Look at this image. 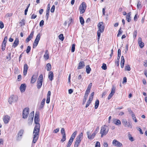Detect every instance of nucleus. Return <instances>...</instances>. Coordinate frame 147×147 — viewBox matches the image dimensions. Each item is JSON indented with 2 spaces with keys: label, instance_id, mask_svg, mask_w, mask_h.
<instances>
[{
  "label": "nucleus",
  "instance_id": "37998d69",
  "mask_svg": "<svg viewBox=\"0 0 147 147\" xmlns=\"http://www.w3.org/2000/svg\"><path fill=\"white\" fill-rule=\"evenodd\" d=\"M31 50V47L28 46L26 50V52L27 53H28Z\"/></svg>",
  "mask_w": 147,
  "mask_h": 147
},
{
  "label": "nucleus",
  "instance_id": "49530a36",
  "mask_svg": "<svg viewBox=\"0 0 147 147\" xmlns=\"http://www.w3.org/2000/svg\"><path fill=\"white\" fill-rule=\"evenodd\" d=\"M101 67L102 69L104 70H106L107 68L106 65L104 63L102 65Z\"/></svg>",
  "mask_w": 147,
  "mask_h": 147
},
{
  "label": "nucleus",
  "instance_id": "7ed1b4c3",
  "mask_svg": "<svg viewBox=\"0 0 147 147\" xmlns=\"http://www.w3.org/2000/svg\"><path fill=\"white\" fill-rule=\"evenodd\" d=\"M43 82V75L41 74L39 76L37 82V87L38 89H40L42 85Z\"/></svg>",
  "mask_w": 147,
  "mask_h": 147
},
{
  "label": "nucleus",
  "instance_id": "4c0bfd02",
  "mask_svg": "<svg viewBox=\"0 0 147 147\" xmlns=\"http://www.w3.org/2000/svg\"><path fill=\"white\" fill-rule=\"evenodd\" d=\"M94 92H92L90 96V97L89 100L91 101L93 99V96L94 95Z\"/></svg>",
  "mask_w": 147,
  "mask_h": 147
},
{
  "label": "nucleus",
  "instance_id": "e2e57ef3",
  "mask_svg": "<svg viewBox=\"0 0 147 147\" xmlns=\"http://www.w3.org/2000/svg\"><path fill=\"white\" fill-rule=\"evenodd\" d=\"M34 31H32L31 32V33L30 35L29 36V37H30L31 38H32L33 37V36L34 35Z\"/></svg>",
  "mask_w": 147,
  "mask_h": 147
},
{
  "label": "nucleus",
  "instance_id": "ddd939ff",
  "mask_svg": "<svg viewBox=\"0 0 147 147\" xmlns=\"http://www.w3.org/2000/svg\"><path fill=\"white\" fill-rule=\"evenodd\" d=\"M85 66L84 62L83 61H80L78 67L77 69H80L83 68Z\"/></svg>",
  "mask_w": 147,
  "mask_h": 147
},
{
  "label": "nucleus",
  "instance_id": "7c9ffc66",
  "mask_svg": "<svg viewBox=\"0 0 147 147\" xmlns=\"http://www.w3.org/2000/svg\"><path fill=\"white\" fill-rule=\"evenodd\" d=\"M77 131H75L71 135L70 138H71V139L74 140V139L75 138L77 134Z\"/></svg>",
  "mask_w": 147,
  "mask_h": 147
},
{
  "label": "nucleus",
  "instance_id": "473e14b6",
  "mask_svg": "<svg viewBox=\"0 0 147 147\" xmlns=\"http://www.w3.org/2000/svg\"><path fill=\"white\" fill-rule=\"evenodd\" d=\"M34 120L35 123L36 124V125H40V124L38 123L39 121V117H34Z\"/></svg>",
  "mask_w": 147,
  "mask_h": 147
},
{
  "label": "nucleus",
  "instance_id": "72a5a7b5",
  "mask_svg": "<svg viewBox=\"0 0 147 147\" xmlns=\"http://www.w3.org/2000/svg\"><path fill=\"white\" fill-rule=\"evenodd\" d=\"M47 67V71H49L51 70V65L49 63H47L46 65Z\"/></svg>",
  "mask_w": 147,
  "mask_h": 147
},
{
  "label": "nucleus",
  "instance_id": "aec40b11",
  "mask_svg": "<svg viewBox=\"0 0 147 147\" xmlns=\"http://www.w3.org/2000/svg\"><path fill=\"white\" fill-rule=\"evenodd\" d=\"M53 74L52 71H50L49 72L48 78L50 81H52L53 80Z\"/></svg>",
  "mask_w": 147,
  "mask_h": 147
},
{
  "label": "nucleus",
  "instance_id": "ea45409f",
  "mask_svg": "<svg viewBox=\"0 0 147 147\" xmlns=\"http://www.w3.org/2000/svg\"><path fill=\"white\" fill-rule=\"evenodd\" d=\"M115 89H116L115 87V86H113L112 88L111 91V93L114 94L115 92Z\"/></svg>",
  "mask_w": 147,
  "mask_h": 147
},
{
  "label": "nucleus",
  "instance_id": "a878e982",
  "mask_svg": "<svg viewBox=\"0 0 147 147\" xmlns=\"http://www.w3.org/2000/svg\"><path fill=\"white\" fill-rule=\"evenodd\" d=\"M131 15V12H130L128 13L126 16L127 20L129 22L131 21V19L130 17V16Z\"/></svg>",
  "mask_w": 147,
  "mask_h": 147
},
{
  "label": "nucleus",
  "instance_id": "8fccbe9b",
  "mask_svg": "<svg viewBox=\"0 0 147 147\" xmlns=\"http://www.w3.org/2000/svg\"><path fill=\"white\" fill-rule=\"evenodd\" d=\"M4 25L2 21L0 22V28L1 29L4 28Z\"/></svg>",
  "mask_w": 147,
  "mask_h": 147
},
{
  "label": "nucleus",
  "instance_id": "f3484780",
  "mask_svg": "<svg viewBox=\"0 0 147 147\" xmlns=\"http://www.w3.org/2000/svg\"><path fill=\"white\" fill-rule=\"evenodd\" d=\"M26 85L25 84H22L20 87V90L22 92H24L26 89Z\"/></svg>",
  "mask_w": 147,
  "mask_h": 147
},
{
  "label": "nucleus",
  "instance_id": "4be33fe9",
  "mask_svg": "<svg viewBox=\"0 0 147 147\" xmlns=\"http://www.w3.org/2000/svg\"><path fill=\"white\" fill-rule=\"evenodd\" d=\"M125 63V59L124 57L123 56H122L121 59V68L123 67Z\"/></svg>",
  "mask_w": 147,
  "mask_h": 147
},
{
  "label": "nucleus",
  "instance_id": "9b49d317",
  "mask_svg": "<svg viewBox=\"0 0 147 147\" xmlns=\"http://www.w3.org/2000/svg\"><path fill=\"white\" fill-rule=\"evenodd\" d=\"M112 144L113 145L117 147H120L122 146V144L121 143L116 140H114L113 141Z\"/></svg>",
  "mask_w": 147,
  "mask_h": 147
},
{
  "label": "nucleus",
  "instance_id": "f257e3e1",
  "mask_svg": "<svg viewBox=\"0 0 147 147\" xmlns=\"http://www.w3.org/2000/svg\"><path fill=\"white\" fill-rule=\"evenodd\" d=\"M109 131V128L108 126L105 125L102 126L100 131L101 137L102 138L103 136L106 135L108 134Z\"/></svg>",
  "mask_w": 147,
  "mask_h": 147
},
{
  "label": "nucleus",
  "instance_id": "13d9d810",
  "mask_svg": "<svg viewBox=\"0 0 147 147\" xmlns=\"http://www.w3.org/2000/svg\"><path fill=\"white\" fill-rule=\"evenodd\" d=\"M44 24V21L43 20H42L40 22L39 25L40 26H42Z\"/></svg>",
  "mask_w": 147,
  "mask_h": 147
},
{
  "label": "nucleus",
  "instance_id": "f03ea898",
  "mask_svg": "<svg viewBox=\"0 0 147 147\" xmlns=\"http://www.w3.org/2000/svg\"><path fill=\"white\" fill-rule=\"evenodd\" d=\"M83 136V134L82 132L80 133L78 135L77 137L76 140L75 142V144L74 145V147H78L79 144L81 142L82 138Z\"/></svg>",
  "mask_w": 147,
  "mask_h": 147
},
{
  "label": "nucleus",
  "instance_id": "b1692460",
  "mask_svg": "<svg viewBox=\"0 0 147 147\" xmlns=\"http://www.w3.org/2000/svg\"><path fill=\"white\" fill-rule=\"evenodd\" d=\"M113 122L116 125H118L121 124V121L119 119H114Z\"/></svg>",
  "mask_w": 147,
  "mask_h": 147
},
{
  "label": "nucleus",
  "instance_id": "5701e85b",
  "mask_svg": "<svg viewBox=\"0 0 147 147\" xmlns=\"http://www.w3.org/2000/svg\"><path fill=\"white\" fill-rule=\"evenodd\" d=\"M34 112L32 111L31 112L30 114V115L29 116V117L28 118V121H29V120H30V119H32V120H33V118L34 117Z\"/></svg>",
  "mask_w": 147,
  "mask_h": 147
},
{
  "label": "nucleus",
  "instance_id": "3c124183",
  "mask_svg": "<svg viewBox=\"0 0 147 147\" xmlns=\"http://www.w3.org/2000/svg\"><path fill=\"white\" fill-rule=\"evenodd\" d=\"M88 96H86V95H84V97L83 100V104H84L86 102L87 98Z\"/></svg>",
  "mask_w": 147,
  "mask_h": 147
},
{
  "label": "nucleus",
  "instance_id": "680f3d73",
  "mask_svg": "<svg viewBox=\"0 0 147 147\" xmlns=\"http://www.w3.org/2000/svg\"><path fill=\"white\" fill-rule=\"evenodd\" d=\"M74 141V140L71 139V138H70L69 140L68 143L69 144H70L71 145Z\"/></svg>",
  "mask_w": 147,
  "mask_h": 147
},
{
  "label": "nucleus",
  "instance_id": "338daca9",
  "mask_svg": "<svg viewBox=\"0 0 147 147\" xmlns=\"http://www.w3.org/2000/svg\"><path fill=\"white\" fill-rule=\"evenodd\" d=\"M39 113L38 112H36L35 114L34 117H39Z\"/></svg>",
  "mask_w": 147,
  "mask_h": 147
},
{
  "label": "nucleus",
  "instance_id": "a211bd4d",
  "mask_svg": "<svg viewBox=\"0 0 147 147\" xmlns=\"http://www.w3.org/2000/svg\"><path fill=\"white\" fill-rule=\"evenodd\" d=\"M37 75H33L32 77L30 82L31 83L33 84L35 82L37 78Z\"/></svg>",
  "mask_w": 147,
  "mask_h": 147
},
{
  "label": "nucleus",
  "instance_id": "0eeeda50",
  "mask_svg": "<svg viewBox=\"0 0 147 147\" xmlns=\"http://www.w3.org/2000/svg\"><path fill=\"white\" fill-rule=\"evenodd\" d=\"M29 112V109L26 108L24 109L22 112V118L23 119H26L28 116Z\"/></svg>",
  "mask_w": 147,
  "mask_h": 147
},
{
  "label": "nucleus",
  "instance_id": "bb28decb",
  "mask_svg": "<svg viewBox=\"0 0 147 147\" xmlns=\"http://www.w3.org/2000/svg\"><path fill=\"white\" fill-rule=\"evenodd\" d=\"M37 137V136H33V139L32 140V146H33V144H34L36 143V142L38 140V136Z\"/></svg>",
  "mask_w": 147,
  "mask_h": 147
},
{
  "label": "nucleus",
  "instance_id": "39448f33",
  "mask_svg": "<svg viewBox=\"0 0 147 147\" xmlns=\"http://www.w3.org/2000/svg\"><path fill=\"white\" fill-rule=\"evenodd\" d=\"M103 23L102 22H100L98 23L97 26L98 28V30L97 31V33H100L103 32L104 30L105 26L103 25Z\"/></svg>",
  "mask_w": 147,
  "mask_h": 147
},
{
  "label": "nucleus",
  "instance_id": "f8f14e48",
  "mask_svg": "<svg viewBox=\"0 0 147 147\" xmlns=\"http://www.w3.org/2000/svg\"><path fill=\"white\" fill-rule=\"evenodd\" d=\"M87 134L88 135V138L90 140L93 139L95 136V133H93L91 135H90V133L89 131H88L87 132Z\"/></svg>",
  "mask_w": 147,
  "mask_h": 147
},
{
  "label": "nucleus",
  "instance_id": "864d4df0",
  "mask_svg": "<svg viewBox=\"0 0 147 147\" xmlns=\"http://www.w3.org/2000/svg\"><path fill=\"white\" fill-rule=\"evenodd\" d=\"M77 80H81V81H82L83 80L82 75H80L78 77Z\"/></svg>",
  "mask_w": 147,
  "mask_h": 147
},
{
  "label": "nucleus",
  "instance_id": "412c9836",
  "mask_svg": "<svg viewBox=\"0 0 147 147\" xmlns=\"http://www.w3.org/2000/svg\"><path fill=\"white\" fill-rule=\"evenodd\" d=\"M19 39L18 38H16L14 41V42L12 45V47L15 48L19 44Z\"/></svg>",
  "mask_w": 147,
  "mask_h": 147
},
{
  "label": "nucleus",
  "instance_id": "20e7f679",
  "mask_svg": "<svg viewBox=\"0 0 147 147\" xmlns=\"http://www.w3.org/2000/svg\"><path fill=\"white\" fill-rule=\"evenodd\" d=\"M40 125H36L34 128L33 132V136H38L39 134V131L40 130Z\"/></svg>",
  "mask_w": 147,
  "mask_h": 147
},
{
  "label": "nucleus",
  "instance_id": "c03bdc74",
  "mask_svg": "<svg viewBox=\"0 0 147 147\" xmlns=\"http://www.w3.org/2000/svg\"><path fill=\"white\" fill-rule=\"evenodd\" d=\"M75 50V44H73L72 45L71 51L73 52Z\"/></svg>",
  "mask_w": 147,
  "mask_h": 147
},
{
  "label": "nucleus",
  "instance_id": "79ce46f5",
  "mask_svg": "<svg viewBox=\"0 0 147 147\" xmlns=\"http://www.w3.org/2000/svg\"><path fill=\"white\" fill-rule=\"evenodd\" d=\"M40 38V34L39 33H38L36 37V39L37 40H38V41H39Z\"/></svg>",
  "mask_w": 147,
  "mask_h": 147
},
{
  "label": "nucleus",
  "instance_id": "a19ab883",
  "mask_svg": "<svg viewBox=\"0 0 147 147\" xmlns=\"http://www.w3.org/2000/svg\"><path fill=\"white\" fill-rule=\"evenodd\" d=\"M66 139V135H63L62 139L61 140V141L63 142H64Z\"/></svg>",
  "mask_w": 147,
  "mask_h": 147
},
{
  "label": "nucleus",
  "instance_id": "dca6fc26",
  "mask_svg": "<svg viewBox=\"0 0 147 147\" xmlns=\"http://www.w3.org/2000/svg\"><path fill=\"white\" fill-rule=\"evenodd\" d=\"M28 68V67L27 64H24V67L23 75L25 76L27 74V70Z\"/></svg>",
  "mask_w": 147,
  "mask_h": 147
},
{
  "label": "nucleus",
  "instance_id": "052dcab7",
  "mask_svg": "<svg viewBox=\"0 0 147 147\" xmlns=\"http://www.w3.org/2000/svg\"><path fill=\"white\" fill-rule=\"evenodd\" d=\"M91 101L89 100L86 103V107L87 108L88 107V106L91 103Z\"/></svg>",
  "mask_w": 147,
  "mask_h": 147
},
{
  "label": "nucleus",
  "instance_id": "58836bf2",
  "mask_svg": "<svg viewBox=\"0 0 147 147\" xmlns=\"http://www.w3.org/2000/svg\"><path fill=\"white\" fill-rule=\"evenodd\" d=\"M61 134L63 135H66L65 129L64 128H62L61 129Z\"/></svg>",
  "mask_w": 147,
  "mask_h": 147
},
{
  "label": "nucleus",
  "instance_id": "1a4fd4ad",
  "mask_svg": "<svg viewBox=\"0 0 147 147\" xmlns=\"http://www.w3.org/2000/svg\"><path fill=\"white\" fill-rule=\"evenodd\" d=\"M86 3L84 2H83L80 6L79 8V10L81 13H83L84 12L86 9Z\"/></svg>",
  "mask_w": 147,
  "mask_h": 147
},
{
  "label": "nucleus",
  "instance_id": "e433bc0d",
  "mask_svg": "<svg viewBox=\"0 0 147 147\" xmlns=\"http://www.w3.org/2000/svg\"><path fill=\"white\" fill-rule=\"evenodd\" d=\"M49 9H47V11H46V17L47 20H48L49 15Z\"/></svg>",
  "mask_w": 147,
  "mask_h": 147
},
{
  "label": "nucleus",
  "instance_id": "c9c22d12",
  "mask_svg": "<svg viewBox=\"0 0 147 147\" xmlns=\"http://www.w3.org/2000/svg\"><path fill=\"white\" fill-rule=\"evenodd\" d=\"M59 38L61 41H63L64 39V37L63 34H60L58 36Z\"/></svg>",
  "mask_w": 147,
  "mask_h": 147
},
{
  "label": "nucleus",
  "instance_id": "de8ad7c7",
  "mask_svg": "<svg viewBox=\"0 0 147 147\" xmlns=\"http://www.w3.org/2000/svg\"><path fill=\"white\" fill-rule=\"evenodd\" d=\"M125 69L128 71H129L130 69V67L129 65H127L125 67Z\"/></svg>",
  "mask_w": 147,
  "mask_h": 147
},
{
  "label": "nucleus",
  "instance_id": "c756f323",
  "mask_svg": "<svg viewBox=\"0 0 147 147\" xmlns=\"http://www.w3.org/2000/svg\"><path fill=\"white\" fill-rule=\"evenodd\" d=\"M99 101L98 99H97L96 100L94 108L95 109H97L99 105Z\"/></svg>",
  "mask_w": 147,
  "mask_h": 147
},
{
  "label": "nucleus",
  "instance_id": "4d7b16f0",
  "mask_svg": "<svg viewBox=\"0 0 147 147\" xmlns=\"http://www.w3.org/2000/svg\"><path fill=\"white\" fill-rule=\"evenodd\" d=\"M95 147H100V144L99 142H97L95 144Z\"/></svg>",
  "mask_w": 147,
  "mask_h": 147
},
{
  "label": "nucleus",
  "instance_id": "bf43d9fd",
  "mask_svg": "<svg viewBox=\"0 0 147 147\" xmlns=\"http://www.w3.org/2000/svg\"><path fill=\"white\" fill-rule=\"evenodd\" d=\"M134 34V38H136L137 35V30H135L134 32L133 33Z\"/></svg>",
  "mask_w": 147,
  "mask_h": 147
},
{
  "label": "nucleus",
  "instance_id": "a18cd8bd",
  "mask_svg": "<svg viewBox=\"0 0 147 147\" xmlns=\"http://www.w3.org/2000/svg\"><path fill=\"white\" fill-rule=\"evenodd\" d=\"M121 28H120L119 31L118 33L117 34V36H119L123 32V31L122 30H121Z\"/></svg>",
  "mask_w": 147,
  "mask_h": 147
},
{
  "label": "nucleus",
  "instance_id": "6e6552de",
  "mask_svg": "<svg viewBox=\"0 0 147 147\" xmlns=\"http://www.w3.org/2000/svg\"><path fill=\"white\" fill-rule=\"evenodd\" d=\"M122 123L123 125L125 127L131 128L132 127V124L131 123L127 121L125 119H123Z\"/></svg>",
  "mask_w": 147,
  "mask_h": 147
},
{
  "label": "nucleus",
  "instance_id": "69168bd1",
  "mask_svg": "<svg viewBox=\"0 0 147 147\" xmlns=\"http://www.w3.org/2000/svg\"><path fill=\"white\" fill-rule=\"evenodd\" d=\"M59 131V128H57L55 129L53 131V133H56L58 132Z\"/></svg>",
  "mask_w": 147,
  "mask_h": 147
},
{
  "label": "nucleus",
  "instance_id": "2eb2a0df",
  "mask_svg": "<svg viewBox=\"0 0 147 147\" xmlns=\"http://www.w3.org/2000/svg\"><path fill=\"white\" fill-rule=\"evenodd\" d=\"M10 120V117L8 115H5L3 118V120L4 123L7 124L9 121Z\"/></svg>",
  "mask_w": 147,
  "mask_h": 147
},
{
  "label": "nucleus",
  "instance_id": "09e8293b",
  "mask_svg": "<svg viewBox=\"0 0 147 147\" xmlns=\"http://www.w3.org/2000/svg\"><path fill=\"white\" fill-rule=\"evenodd\" d=\"M55 8V6L54 5H53L52 6L51 9V12L53 13L54 12Z\"/></svg>",
  "mask_w": 147,
  "mask_h": 147
},
{
  "label": "nucleus",
  "instance_id": "2f4dec72",
  "mask_svg": "<svg viewBox=\"0 0 147 147\" xmlns=\"http://www.w3.org/2000/svg\"><path fill=\"white\" fill-rule=\"evenodd\" d=\"M45 101V98H43L41 102V105L40 106V108H42L44 107Z\"/></svg>",
  "mask_w": 147,
  "mask_h": 147
},
{
  "label": "nucleus",
  "instance_id": "cd10ccee",
  "mask_svg": "<svg viewBox=\"0 0 147 147\" xmlns=\"http://www.w3.org/2000/svg\"><path fill=\"white\" fill-rule=\"evenodd\" d=\"M91 71V69L89 65H87L86 66V71L87 74H89L90 73V71Z\"/></svg>",
  "mask_w": 147,
  "mask_h": 147
},
{
  "label": "nucleus",
  "instance_id": "393cba45",
  "mask_svg": "<svg viewBox=\"0 0 147 147\" xmlns=\"http://www.w3.org/2000/svg\"><path fill=\"white\" fill-rule=\"evenodd\" d=\"M44 57L46 60H47L49 58V54L48 51L46 50L45 52V54L44 55Z\"/></svg>",
  "mask_w": 147,
  "mask_h": 147
},
{
  "label": "nucleus",
  "instance_id": "603ef678",
  "mask_svg": "<svg viewBox=\"0 0 147 147\" xmlns=\"http://www.w3.org/2000/svg\"><path fill=\"white\" fill-rule=\"evenodd\" d=\"M136 128L139 131L140 134H143V133L140 128L137 127H136Z\"/></svg>",
  "mask_w": 147,
  "mask_h": 147
},
{
  "label": "nucleus",
  "instance_id": "6ab92c4d",
  "mask_svg": "<svg viewBox=\"0 0 147 147\" xmlns=\"http://www.w3.org/2000/svg\"><path fill=\"white\" fill-rule=\"evenodd\" d=\"M24 130L23 129H21L18 132V137L17 138V140H20L21 138H19V137H21L22 136L23 134Z\"/></svg>",
  "mask_w": 147,
  "mask_h": 147
},
{
  "label": "nucleus",
  "instance_id": "423d86ee",
  "mask_svg": "<svg viewBox=\"0 0 147 147\" xmlns=\"http://www.w3.org/2000/svg\"><path fill=\"white\" fill-rule=\"evenodd\" d=\"M18 100V97L16 95H13L11 96L9 98L8 102L9 103L11 104L13 102H16Z\"/></svg>",
  "mask_w": 147,
  "mask_h": 147
},
{
  "label": "nucleus",
  "instance_id": "6e6d98bb",
  "mask_svg": "<svg viewBox=\"0 0 147 147\" xmlns=\"http://www.w3.org/2000/svg\"><path fill=\"white\" fill-rule=\"evenodd\" d=\"M90 90H88L87 89L85 94L84 95H86V96H88V95L90 93Z\"/></svg>",
  "mask_w": 147,
  "mask_h": 147
},
{
  "label": "nucleus",
  "instance_id": "774afa93",
  "mask_svg": "<svg viewBox=\"0 0 147 147\" xmlns=\"http://www.w3.org/2000/svg\"><path fill=\"white\" fill-rule=\"evenodd\" d=\"M129 135V140L131 141H133L134 140L133 138L130 134Z\"/></svg>",
  "mask_w": 147,
  "mask_h": 147
},
{
  "label": "nucleus",
  "instance_id": "0e129e2a",
  "mask_svg": "<svg viewBox=\"0 0 147 147\" xmlns=\"http://www.w3.org/2000/svg\"><path fill=\"white\" fill-rule=\"evenodd\" d=\"M38 44V43L34 42L33 45V48H35L37 46Z\"/></svg>",
  "mask_w": 147,
  "mask_h": 147
},
{
  "label": "nucleus",
  "instance_id": "c85d7f7f",
  "mask_svg": "<svg viewBox=\"0 0 147 147\" xmlns=\"http://www.w3.org/2000/svg\"><path fill=\"white\" fill-rule=\"evenodd\" d=\"M131 112L132 113V114H131V116L132 117V119L134 120L135 122L136 123L138 121L137 120L136 117L135 115L133 113V112L132 111H131Z\"/></svg>",
  "mask_w": 147,
  "mask_h": 147
},
{
  "label": "nucleus",
  "instance_id": "f704fd0d",
  "mask_svg": "<svg viewBox=\"0 0 147 147\" xmlns=\"http://www.w3.org/2000/svg\"><path fill=\"white\" fill-rule=\"evenodd\" d=\"M79 18H80V22L81 24L82 25H83L84 24V21L83 18L82 17L80 16V17Z\"/></svg>",
  "mask_w": 147,
  "mask_h": 147
},
{
  "label": "nucleus",
  "instance_id": "9d476101",
  "mask_svg": "<svg viewBox=\"0 0 147 147\" xmlns=\"http://www.w3.org/2000/svg\"><path fill=\"white\" fill-rule=\"evenodd\" d=\"M7 40V36H5L3 40L2 44V49L3 51L5 50L6 43Z\"/></svg>",
  "mask_w": 147,
  "mask_h": 147
},
{
  "label": "nucleus",
  "instance_id": "4468645a",
  "mask_svg": "<svg viewBox=\"0 0 147 147\" xmlns=\"http://www.w3.org/2000/svg\"><path fill=\"white\" fill-rule=\"evenodd\" d=\"M138 41L140 48H142L144 47V43L142 41V38L139 37L138 38Z\"/></svg>",
  "mask_w": 147,
  "mask_h": 147
},
{
  "label": "nucleus",
  "instance_id": "5fc2aeb1",
  "mask_svg": "<svg viewBox=\"0 0 147 147\" xmlns=\"http://www.w3.org/2000/svg\"><path fill=\"white\" fill-rule=\"evenodd\" d=\"M114 94L111 92V93L109 94V96L108 98V100L110 99L112 97Z\"/></svg>",
  "mask_w": 147,
  "mask_h": 147
}]
</instances>
